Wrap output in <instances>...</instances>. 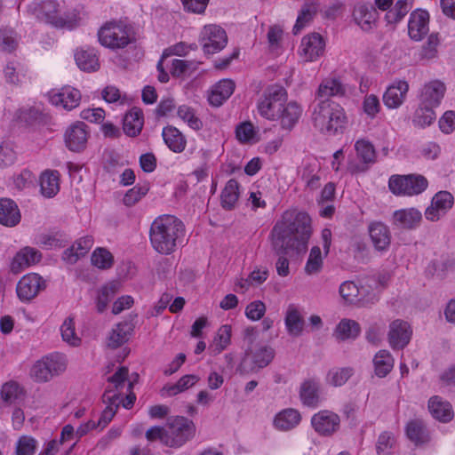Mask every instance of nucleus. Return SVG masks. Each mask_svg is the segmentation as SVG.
Instances as JSON below:
<instances>
[{"label": "nucleus", "instance_id": "obj_63", "mask_svg": "<svg viewBox=\"0 0 455 455\" xmlns=\"http://www.w3.org/2000/svg\"><path fill=\"white\" fill-rule=\"evenodd\" d=\"M439 44V38L437 35L431 34L427 42L422 46L419 52V57L421 60H430L437 56V47Z\"/></svg>", "mask_w": 455, "mask_h": 455}, {"label": "nucleus", "instance_id": "obj_10", "mask_svg": "<svg viewBox=\"0 0 455 455\" xmlns=\"http://www.w3.org/2000/svg\"><path fill=\"white\" fill-rule=\"evenodd\" d=\"M200 43L206 54L221 51L228 43L226 31L218 25H205L200 33Z\"/></svg>", "mask_w": 455, "mask_h": 455}, {"label": "nucleus", "instance_id": "obj_34", "mask_svg": "<svg viewBox=\"0 0 455 455\" xmlns=\"http://www.w3.org/2000/svg\"><path fill=\"white\" fill-rule=\"evenodd\" d=\"M162 137L168 148L174 153H181L187 146L185 135L176 127L168 125L162 131Z\"/></svg>", "mask_w": 455, "mask_h": 455}, {"label": "nucleus", "instance_id": "obj_19", "mask_svg": "<svg viewBox=\"0 0 455 455\" xmlns=\"http://www.w3.org/2000/svg\"><path fill=\"white\" fill-rule=\"evenodd\" d=\"M412 331L410 324L403 320H394L389 324L388 342L393 349H403L410 342Z\"/></svg>", "mask_w": 455, "mask_h": 455}, {"label": "nucleus", "instance_id": "obj_7", "mask_svg": "<svg viewBox=\"0 0 455 455\" xmlns=\"http://www.w3.org/2000/svg\"><path fill=\"white\" fill-rule=\"evenodd\" d=\"M165 429L164 445L173 448L184 445L194 437L196 433V427L193 421L182 416L170 418L166 423Z\"/></svg>", "mask_w": 455, "mask_h": 455}, {"label": "nucleus", "instance_id": "obj_40", "mask_svg": "<svg viewBox=\"0 0 455 455\" xmlns=\"http://www.w3.org/2000/svg\"><path fill=\"white\" fill-rule=\"evenodd\" d=\"M301 420L299 411L289 408L278 412L274 419V426L280 431H288L296 427Z\"/></svg>", "mask_w": 455, "mask_h": 455}, {"label": "nucleus", "instance_id": "obj_28", "mask_svg": "<svg viewBox=\"0 0 455 455\" xmlns=\"http://www.w3.org/2000/svg\"><path fill=\"white\" fill-rule=\"evenodd\" d=\"M103 402L107 406L97 422L98 427L101 429L112 420L120 406V393H116L112 388L107 387L103 395Z\"/></svg>", "mask_w": 455, "mask_h": 455}, {"label": "nucleus", "instance_id": "obj_5", "mask_svg": "<svg viewBox=\"0 0 455 455\" xmlns=\"http://www.w3.org/2000/svg\"><path fill=\"white\" fill-rule=\"evenodd\" d=\"M101 45L112 49H124L133 41L132 27L124 20L106 22L98 31Z\"/></svg>", "mask_w": 455, "mask_h": 455}, {"label": "nucleus", "instance_id": "obj_25", "mask_svg": "<svg viewBox=\"0 0 455 455\" xmlns=\"http://www.w3.org/2000/svg\"><path fill=\"white\" fill-rule=\"evenodd\" d=\"M428 13L425 11L413 12L408 23V33L411 39L421 40L428 32Z\"/></svg>", "mask_w": 455, "mask_h": 455}, {"label": "nucleus", "instance_id": "obj_48", "mask_svg": "<svg viewBox=\"0 0 455 455\" xmlns=\"http://www.w3.org/2000/svg\"><path fill=\"white\" fill-rule=\"evenodd\" d=\"M434 108H435L432 106L419 102V106L415 110L412 116L411 122L413 125L419 128H425L431 125L436 118Z\"/></svg>", "mask_w": 455, "mask_h": 455}, {"label": "nucleus", "instance_id": "obj_13", "mask_svg": "<svg viewBox=\"0 0 455 455\" xmlns=\"http://www.w3.org/2000/svg\"><path fill=\"white\" fill-rule=\"evenodd\" d=\"M355 150L361 163H348L347 169L352 174L364 172L369 165L376 161V151L373 145L367 140H358L355 143Z\"/></svg>", "mask_w": 455, "mask_h": 455}, {"label": "nucleus", "instance_id": "obj_17", "mask_svg": "<svg viewBox=\"0 0 455 455\" xmlns=\"http://www.w3.org/2000/svg\"><path fill=\"white\" fill-rule=\"evenodd\" d=\"M311 425L320 435L330 436L339 430L340 418L331 411L323 410L313 415Z\"/></svg>", "mask_w": 455, "mask_h": 455}, {"label": "nucleus", "instance_id": "obj_31", "mask_svg": "<svg viewBox=\"0 0 455 455\" xmlns=\"http://www.w3.org/2000/svg\"><path fill=\"white\" fill-rule=\"evenodd\" d=\"M93 243L92 236L81 237L71 247L65 250L62 258L67 263L75 264L81 257L88 253Z\"/></svg>", "mask_w": 455, "mask_h": 455}, {"label": "nucleus", "instance_id": "obj_51", "mask_svg": "<svg viewBox=\"0 0 455 455\" xmlns=\"http://www.w3.org/2000/svg\"><path fill=\"white\" fill-rule=\"evenodd\" d=\"M317 13V5L314 3H308L302 5L296 23L293 27V33H299L305 27H307Z\"/></svg>", "mask_w": 455, "mask_h": 455}, {"label": "nucleus", "instance_id": "obj_15", "mask_svg": "<svg viewBox=\"0 0 455 455\" xmlns=\"http://www.w3.org/2000/svg\"><path fill=\"white\" fill-rule=\"evenodd\" d=\"M352 18L361 29L371 31L377 27L379 16L372 4L359 2L353 8Z\"/></svg>", "mask_w": 455, "mask_h": 455}, {"label": "nucleus", "instance_id": "obj_2", "mask_svg": "<svg viewBox=\"0 0 455 455\" xmlns=\"http://www.w3.org/2000/svg\"><path fill=\"white\" fill-rule=\"evenodd\" d=\"M185 233V226L180 219L174 215L164 214L151 223L150 244L156 252L170 255L183 243Z\"/></svg>", "mask_w": 455, "mask_h": 455}, {"label": "nucleus", "instance_id": "obj_37", "mask_svg": "<svg viewBox=\"0 0 455 455\" xmlns=\"http://www.w3.org/2000/svg\"><path fill=\"white\" fill-rule=\"evenodd\" d=\"M235 84L230 79L220 80L216 84L208 98L209 103L214 107H220L234 92Z\"/></svg>", "mask_w": 455, "mask_h": 455}, {"label": "nucleus", "instance_id": "obj_56", "mask_svg": "<svg viewBox=\"0 0 455 455\" xmlns=\"http://www.w3.org/2000/svg\"><path fill=\"white\" fill-rule=\"evenodd\" d=\"M323 259L321 249L318 246L312 247L304 268L306 274L315 275L319 273L323 268Z\"/></svg>", "mask_w": 455, "mask_h": 455}, {"label": "nucleus", "instance_id": "obj_27", "mask_svg": "<svg viewBox=\"0 0 455 455\" xmlns=\"http://www.w3.org/2000/svg\"><path fill=\"white\" fill-rule=\"evenodd\" d=\"M134 330L133 318L124 320L115 325L108 338V346L112 348L121 347L128 341Z\"/></svg>", "mask_w": 455, "mask_h": 455}, {"label": "nucleus", "instance_id": "obj_61", "mask_svg": "<svg viewBox=\"0 0 455 455\" xmlns=\"http://www.w3.org/2000/svg\"><path fill=\"white\" fill-rule=\"evenodd\" d=\"M116 292V288L115 284L106 285L100 289L96 301L97 310L99 313H102L106 310Z\"/></svg>", "mask_w": 455, "mask_h": 455}, {"label": "nucleus", "instance_id": "obj_30", "mask_svg": "<svg viewBox=\"0 0 455 455\" xmlns=\"http://www.w3.org/2000/svg\"><path fill=\"white\" fill-rule=\"evenodd\" d=\"M371 240L378 251H385L389 247L391 235L389 228L382 222L376 221L368 228Z\"/></svg>", "mask_w": 455, "mask_h": 455}, {"label": "nucleus", "instance_id": "obj_38", "mask_svg": "<svg viewBox=\"0 0 455 455\" xmlns=\"http://www.w3.org/2000/svg\"><path fill=\"white\" fill-rule=\"evenodd\" d=\"M199 380V376L196 374L184 375L176 383L166 384L160 390V395L163 397L174 396L194 387Z\"/></svg>", "mask_w": 455, "mask_h": 455}, {"label": "nucleus", "instance_id": "obj_1", "mask_svg": "<svg viewBox=\"0 0 455 455\" xmlns=\"http://www.w3.org/2000/svg\"><path fill=\"white\" fill-rule=\"evenodd\" d=\"M312 235L311 218L298 210L285 211L271 231V242L279 255L275 268L278 275L285 277L290 274L289 260L285 257L291 251L305 252Z\"/></svg>", "mask_w": 455, "mask_h": 455}, {"label": "nucleus", "instance_id": "obj_39", "mask_svg": "<svg viewBox=\"0 0 455 455\" xmlns=\"http://www.w3.org/2000/svg\"><path fill=\"white\" fill-rule=\"evenodd\" d=\"M428 410L435 419L442 422H448L453 418V411L450 403L437 395L429 399Z\"/></svg>", "mask_w": 455, "mask_h": 455}, {"label": "nucleus", "instance_id": "obj_49", "mask_svg": "<svg viewBox=\"0 0 455 455\" xmlns=\"http://www.w3.org/2000/svg\"><path fill=\"white\" fill-rule=\"evenodd\" d=\"M360 331L361 328L357 322L345 318L337 325L334 336L341 340L355 339L360 334Z\"/></svg>", "mask_w": 455, "mask_h": 455}, {"label": "nucleus", "instance_id": "obj_29", "mask_svg": "<svg viewBox=\"0 0 455 455\" xmlns=\"http://www.w3.org/2000/svg\"><path fill=\"white\" fill-rule=\"evenodd\" d=\"M75 60L78 68L85 72H94L100 68L99 56L94 48L76 49Z\"/></svg>", "mask_w": 455, "mask_h": 455}, {"label": "nucleus", "instance_id": "obj_62", "mask_svg": "<svg viewBox=\"0 0 455 455\" xmlns=\"http://www.w3.org/2000/svg\"><path fill=\"white\" fill-rule=\"evenodd\" d=\"M431 203L444 214L451 209L454 198L448 191H439L432 198Z\"/></svg>", "mask_w": 455, "mask_h": 455}, {"label": "nucleus", "instance_id": "obj_11", "mask_svg": "<svg viewBox=\"0 0 455 455\" xmlns=\"http://www.w3.org/2000/svg\"><path fill=\"white\" fill-rule=\"evenodd\" d=\"M46 288V281L36 273L23 275L16 286L17 296L22 302H29Z\"/></svg>", "mask_w": 455, "mask_h": 455}, {"label": "nucleus", "instance_id": "obj_18", "mask_svg": "<svg viewBox=\"0 0 455 455\" xmlns=\"http://www.w3.org/2000/svg\"><path fill=\"white\" fill-rule=\"evenodd\" d=\"M394 0H374L379 10L387 12L385 20L388 24L399 22L411 8V0H397L393 5Z\"/></svg>", "mask_w": 455, "mask_h": 455}, {"label": "nucleus", "instance_id": "obj_21", "mask_svg": "<svg viewBox=\"0 0 455 455\" xmlns=\"http://www.w3.org/2000/svg\"><path fill=\"white\" fill-rule=\"evenodd\" d=\"M87 125L83 122H76L70 125L65 133V142L68 148L74 152L83 150L87 143Z\"/></svg>", "mask_w": 455, "mask_h": 455}, {"label": "nucleus", "instance_id": "obj_3", "mask_svg": "<svg viewBox=\"0 0 455 455\" xmlns=\"http://www.w3.org/2000/svg\"><path fill=\"white\" fill-rule=\"evenodd\" d=\"M311 120L313 126L325 136L343 134L348 124L345 109L331 100H323L314 107Z\"/></svg>", "mask_w": 455, "mask_h": 455}, {"label": "nucleus", "instance_id": "obj_35", "mask_svg": "<svg viewBox=\"0 0 455 455\" xmlns=\"http://www.w3.org/2000/svg\"><path fill=\"white\" fill-rule=\"evenodd\" d=\"M21 215L14 201L8 198L0 199V224L15 227L20 221Z\"/></svg>", "mask_w": 455, "mask_h": 455}, {"label": "nucleus", "instance_id": "obj_47", "mask_svg": "<svg viewBox=\"0 0 455 455\" xmlns=\"http://www.w3.org/2000/svg\"><path fill=\"white\" fill-rule=\"evenodd\" d=\"M375 374L379 378L386 377L394 367V358L387 350H379L373 358Z\"/></svg>", "mask_w": 455, "mask_h": 455}, {"label": "nucleus", "instance_id": "obj_52", "mask_svg": "<svg viewBox=\"0 0 455 455\" xmlns=\"http://www.w3.org/2000/svg\"><path fill=\"white\" fill-rule=\"evenodd\" d=\"M92 264L99 269H109L114 265V256L106 248H96L91 256Z\"/></svg>", "mask_w": 455, "mask_h": 455}, {"label": "nucleus", "instance_id": "obj_42", "mask_svg": "<svg viewBox=\"0 0 455 455\" xmlns=\"http://www.w3.org/2000/svg\"><path fill=\"white\" fill-rule=\"evenodd\" d=\"M144 124L143 114L138 108H132L124 117L123 129L126 135L135 137L142 130Z\"/></svg>", "mask_w": 455, "mask_h": 455}, {"label": "nucleus", "instance_id": "obj_32", "mask_svg": "<svg viewBox=\"0 0 455 455\" xmlns=\"http://www.w3.org/2000/svg\"><path fill=\"white\" fill-rule=\"evenodd\" d=\"M3 73L7 84L17 85L27 79L28 68L23 62L12 60L7 61Z\"/></svg>", "mask_w": 455, "mask_h": 455}, {"label": "nucleus", "instance_id": "obj_23", "mask_svg": "<svg viewBox=\"0 0 455 455\" xmlns=\"http://www.w3.org/2000/svg\"><path fill=\"white\" fill-rule=\"evenodd\" d=\"M41 258V252L36 248L24 247L14 256L11 269L14 274H19L25 268L38 263Z\"/></svg>", "mask_w": 455, "mask_h": 455}, {"label": "nucleus", "instance_id": "obj_14", "mask_svg": "<svg viewBox=\"0 0 455 455\" xmlns=\"http://www.w3.org/2000/svg\"><path fill=\"white\" fill-rule=\"evenodd\" d=\"M325 42L318 33L302 37L298 52L304 61H315L324 52Z\"/></svg>", "mask_w": 455, "mask_h": 455}, {"label": "nucleus", "instance_id": "obj_22", "mask_svg": "<svg viewBox=\"0 0 455 455\" xmlns=\"http://www.w3.org/2000/svg\"><path fill=\"white\" fill-rule=\"evenodd\" d=\"M409 91V84L405 80H397L390 84L384 95L383 102L388 108H397L405 100Z\"/></svg>", "mask_w": 455, "mask_h": 455}, {"label": "nucleus", "instance_id": "obj_55", "mask_svg": "<svg viewBox=\"0 0 455 455\" xmlns=\"http://www.w3.org/2000/svg\"><path fill=\"white\" fill-rule=\"evenodd\" d=\"M60 333L63 341L72 347L81 344V339L77 336L75 328V321L72 317L67 318L60 326Z\"/></svg>", "mask_w": 455, "mask_h": 455}, {"label": "nucleus", "instance_id": "obj_59", "mask_svg": "<svg viewBox=\"0 0 455 455\" xmlns=\"http://www.w3.org/2000/svg\"><path fill=\"white\" fill-rule=\"evenodd\" d=\"M18 46L16 33L10 28L0 29V51L12 52Z\"/></svg>", "mask_w": 455, "mask_h": 455}, {"label": "nucleus", "instance_id": "obj_41", "mask_svg": "<svg viewBox=\"0 0 455 455\" xmlns=\"http://www.w3.org/2000/svg\"><path fill=\"white\" fill-rule=\"evenodd\" d=\"M41 193L44 197L52 198L60 191V173L56 170H46L40 176Z\"/></svg>", "mask_w": 455, "mask_h": 455}, {"label": "nucleus", "instance_id": "obj_16", "mask_svg": "<svg viewBox=\"0 0 455 455\" xmlns=\"http://www.w3.org/2000/svg\"><path fill=\"white\" fill-rule=\"evenodd\" d=\"M299 396L304 406L316 408L322 401L321 382L316 376L304 379L299 388Z\"/></svg>", "mask_w": 455, "mask_h": 455}, {"label": "nucleus", "instance_id": "obj_58", "mask_svg": "<svg viewBox=\"0 0 455 455\" xmlns=\"http://www.w3.org/2000/svg\"><path fill=\"white\" fill-rule=\"evenodd\" d=\"M30 377L36 382H47L52 378L44 357L33 364L30 370Z\"/></svg>", "mask_w": 455, "mask_h": 455}, {"label": "nucleus", "instance_id": "obj_43", "mask_svg": "<svg viewBox=\"0 0 455 455\" xmlns=\"http://www.w3.org/2000/svg\"><path fill=\"white\" fill-rule=\"evenodd\" d=\"M406 435L416 445L429 442V434L420 419H412L406 426Z\"/></svg>", "mask_w": 455, "mask_h": 455}, {"label": "nucleus", "instance_id": "obj_8", "mask_svg": "<svg viewBox=\"0 0 455 455\" xmlns=\"http://www.w3.org/2000/svg\"><path fill=\"white\" fill-rule=\"evenodd\" d=\"M428 187L427 178L421 174L392 175L388 180L390 191L398 196H413L423 193Z\"/></svg>", "mask_w": 455, "mask_h": 455}, {"label": "nucleus", "instance_id": "obj_24", "mask_svg": "<svg viewBox=\"0 0 455 455\" xmlns=\"http://www.w3.org/2000/svg\"><path fill=\"white\" fill-rule=\"evenodd\" d=\"M445 85L439 80H433L427 83L419 96V102L436 108L440 105L445 93Z\"/></svg>", "mask_w": 455, "mask_h": 455}, {"label": "nucleus", "instance_id": "obj_45", "mask_svg": "<svg viewBox=\"0 0 455 455\" xmlns=\"http://www.w3.org/2000/svg\"><path fill=\"white\" fill-rule=\"evenodd\" d=\"M285 326L288 333L293 337L299 336L303 331V317L293 305H290L286 311Z\"/></svg>", "mask_w": 455, "mask_h": 455}, {"label": "nucleus", "instance_id": "obj_6", "mask_svg": "<svg viewBox=\"0 0 455 455\" xmlns=\"http://www.w3.org/2000/svg\"><path fill=\"white\" fill-rule=\"evenodd\" d=\"M286 101L287 93L284 88L274 84L264 91L257 102V109L262 117L275 121L280 116L281 108Z\"/></svg>", "mask_w": 455, "mask_h": 455}, {"label": "nucleus", "instance_id": "obj_4", "mask_svg": "<svg viewBox=\"0 0 455 455\" xmlns=\"http://www.w3.org/2000/svg\"><path fill=\"white\" fill-rule=\"evenodd\" d=\"M30 10L36 17L54 28L73 29L79 24L75 11H66L56 0H40L32 3Z\"/></svg>", "mask_w": 455, "mask_h": 455}, {"label": "nucleus", "instance_id": "obj_60", "mask_svg": "<svg viewBox=\"0 0 455 455\" xmlns=\"http://www.w3.org/2000/svg\"><path fill=\"white\" fill-rule=\"evenodd\" d=\"M37 448V442L35 438L29 435L20 436L15 448L16 455H35Z\"/></svg>", "mask_w": 455, "mask_h": 455}, {"label": "nucleus", "instance_id": "obj_20", "mask_svg": "<svg viewBox=\"0 0 455 455\" xmlns=\"http://www.w3.org/2000/svg\"><path fill=\"white\" fill-rule=\"evenodd\" d=\"M50 102L66 110H71L79 105L81 93L73 87H63L59 91H52L49 93Z\"/></svg>", "mask_w": 455, "mask_h": 455}, {"label": "nucleus", "instance_id": "obj_64", "mask_svg": "<svg viewBox=\"0 0 455 455\" xmlns=\"http://www.w3.org/2000/svg\"><path fill=\"white\" fill-rule=\"evenodd\" d=\"M339 294L347 303H355L359 301V288L351 281H346L339 286Z\"/></svg>", "mask_w": 455, "mask_h": 455}, {"label": "nucleus", "instance_id": "obj_33", "mask_svg": "<svg viewBox=\"0 0 455 455\" xmlns=\"http://www.w3.org/2000/svg\"><path fill=\"white\" fill-rule=\"evenodd\" d=\"M24 397V388L17 381H7L0 389V399L5 406L17 405Z\"/></svg>", "mask_w": 455, "mask_h": 455}, {"label": "nucleus", "instance_id": "obj_44", "mask_svg": "<svg viewBox=\"0 0 455 455\" xmlns=\"http://www.w3.org/2000/svg\"><path fill=\"white\" fill-rule=\"evenodd\" d=\"M239 184L235 179L229 180L220 195V204L225 210L230 211L235 207L239 199Z\"/></svg>", "mask_w": 455, "mask_h": 455}, {"label": "nucleus", "instance_id": "obj_36", "mask_svg": "<svg viewBox=\"0 0 455 455\" xmlns=\"http://www.w3.org/2000/svg\"><path fill=\"white\" fill-rule=\"evenodd\" d=\"M301 114L302 108L297 102H285L281 108L280 116L277 120L280 121L282 128L290 131L298 123Z\"/></svg>", "mask_w": 455, "mask_h": 455}, {"label": "nucleus", "instance_id": "obj_26", "mask_svg": "<svg viewBox=\"0 0 455 455\" xmlns=\"http://www.w3.org/2000/svg\"><path fill=\"white\" fill-rule=\"evenodd\" d=\"M421 220L422 214L415 208L397 210L393 214V224L403 229H414Z\"/></svg>", "mask_w": 455, "mask_h": 455}, {"label": "nucleus", "instance_id": "obj_9", "mask_svg": "<svg viewBox=\"0 0 455 455\" xmlns=\"http://www.w3.org/2000/svg\"><path fill=\"white\" fill-rule=\"evenodd\" d=\"M128 369L120 367L117 371L108 379V387L120 393V404L124 408L130 409L133 406L136 400L135 395L132 392V383L127 380Z\"/></svg>", "mask_w": 455, "mask_h": 455}, {"label": "nucleus", "instance_id": "obj_46", "mask_svg": "<svg viewBox=\"0 0 455 455\" xmlns=\"http://www.w3.org/2000/svg\"><path fill=\"white\" fill-rule=\"evenodd\" d=\"M346 93V87L337 78H326L319 85L317 95L321 98L324 97H339Z\"/></svg>", "mask_w": 455, "mask_h": 455}, {"label": "nucleus", "instance_id": "obj_54", "mask_svg": "<svg viewBox=\"0 0 455 455\" xmlns=\"http://www.w3.org/2000/svg\"><path fill=\"white\" fill-rule=\"evenodd\" d=\"M353 373L354 371L350 367L334 368L328 371L325 380L333 387H341L348 380Z\"/></svg>", "mask_w": 455, "mask_h": 455}, {"label": "nucleus", "instance_id": "obj_57", "mask_svg": "<svg viewBox=\"0 0 455 455\" xmlns=\"http://www.w3.org/2000/svg\"><path fill=\"white\" fill-rule=\"evenodd\" d=\"M44 358L52 377L59 375L66 371L68 361L64 355L60 353H53L44 356Z\"/></svg>", "mask_w": 455, "mask_h": 455}, {"label": "nucleus", "instance_id": "obj_12", "mask_svg": "<svg viewBox=\"0 0 455 455\" xmlns=\"http://www.w3.org/2000/svg\"><path fill=\"white\" fill-rule=\"evenodd\" d=\"M274 356V349L267 346L249 348L245 351V355L241 363V367L246 371H253L268 365Z\"/></svg>", "mask_w": 455, "mask_h": 455}, {"label": "nucleus", "instance_id": "obj_50", "mask_svg": "<svg viewBox=\"0 0 455 455\" xmlns=\"http://www.w3.org/2000/svg\"><path fill=\"white\" fill-rule=\"evenodd\" d=\"M231 331L232 328L229 324H224L218 330L212 343L209 347L212 354L218 355L228 347L231 340Z\"/></svg>", "mask_w": 455, "mask_h": 455}, {"label": "nucleus", "instance_id": "obj_53", "mask_svg": "<svg viewBox=\"0 0 455 455\" xmlns=\"http://www.w3.org/2000/svg\"><path fill=\"white\" fill-rule=\"evenodd\" d=\"M177 114L189 128L195 131H199L203 128V121L198 117L193 108L187 105L180 106Z\"/></svg>", "mask_w": 455, "mask_h": 455}]
</instances>
